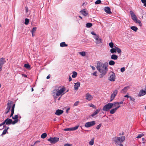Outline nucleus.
I'll list each match as a JSON object with an SVG mask.
<instances>
[{"label": "nucleus", "instance_id": "1", "mask_svg": "<svg viewBox=\"0 0 146 146\" xmlns=\"http://www.w3.org/2000/svg\"><path fill=\"white\" fill-rule=\"evenodd\" d=\"M97 69L100 73L102 78L103 76L106 74L108 70V65L105 64H103L100 62H98L97 63L96 66Z\"/></svg>", "mask_w": 146, "mask_h": 146}, {"label": "nucleus", "instance_id": "2", "mask_svg": "<svg viewBox=\"0 0 146 146\" xmlns=\"http://www.w3.org/2000/svg\"><path fill=\"white\" fill-rule=\"evenodd\" d=\"M125 139V137L124 136L117 137L116 139L114 140L115 144L117 145H119V141L121 143L123 142Z\"/></svg>", "mask_w": 146, "mask_h": 146}, {"label": "nucleus", "instance_id": "3", "mask_svg": "<svg viewBox=\"0 0 146 146\" xmlns=\"http://www.w3.org/2000/svg\"><path fill=\"white\" fill-rule=\"evenodd\" d=\"M113 107L112 103H109L103 107V110L104 111H107Z\"/></svg>", "mask_w": 146, "mask_h": 146}, {"label": "nucleus", "instance_id": "4", "mask_svg": "<svg viewBox=\"0 0 146 146\" xmlns=\"http://www.w3.org/2000/svg\"><path fill=\"white\" fill-rule=\"evenodd\" d=\"M59 140L58 137H50L49 139H47V141L50 142L52 144H54L58 142Z\"/></svg>", "mask_w": 146, "mask_h": 146}, {"label": "nucleus", "instance_id": "5", "mask_svg": "<svg viewBox=\"0 0 146 146\" xmlns=\"http://www.w3.org/2000/svg\"><path fill=\"white\" fill-rule=\"evenodd\" d=\"M95 124V121H91L86 122L84 126L86 127H89L94 125Z\"/></svg>", "mask_w": 146, "mask_h": 146}, {"label": "nucleus", "instance_id": "6", "mask_svg": "<svg viewBox=\"0 0 146 146\" xmlns=\"http://www.w3.org/2000/svg\"><path fill=\"white\" fill-rule=\"evenodd\" d=\"M13 104V102L12 101H11L10 102H9L7 104V107L5 110V113L6 114L7 113L10 111V110L12 108V104Z\"/></svg>", "mask_w": 146, "mask_h": 146}, {"label": "nucleus", "instance_id": "7", "mask_svg": "<svg viewBox=\"0 0 146 146\" xmlns=\"http://www.w3.org/2000/svg\"><path fill=\"white\" fill-rule=\"evenodd\" d=\"M110 74V76L108 78L109 80L112 82L114 81L115 78V73L113 72H111Z\"/></svg>", "mask_w": 146, "mask_h": 146}, {"label": "nucleus", "instance_id": "8", "mask_svg": "<svg viewBox=\"0 0 146 146\" xmlns=\"http://www.w3.org/2000/svg\"><path fill=\"white\" fill-rule=\"evenodd\" d=\"M130 13L131 15V17L132 19L135 22L136 21H137L138 19H137V17L135 14L132 11H130Z\"/></svg>", "mask_w": 146, "mask_h": 146}, {"label": "nucleus", "instance_id": "9", "mask_svg": "<svg viewBox=\"0 0 146 146\" xmlns=\"http://www.w3.org/2000/svg\"><path fill=\"white\" fill-rule=\"evenodd\" d=\"M65 91V88L64 87L62 88L60 90L57 89V94H56V95H57L58 96H59L60 95H62L64 94L63 93Z\"/></svg>", "mask_w": 146, "mask_h": 146}, {"label": "nucleus", "instance_id": "10", "mask_svg": "<svg viewBox=\"0 0 146 146\" xmlns=\"http://www.w3.org/2000/svg\"><path fill=\"white\" fill-rule=\"evenodd\" d=\"M93 37L96 40V41H95V42L96 44H98L102 43V39L99 38L98 35L97 36H94Z\"/></svg>", "mask_w": 146, "mask_h": 146}, {"label": "nucleus", "instance_id": "11", "mask_svg": "<svg viewBox=\"0 0 146 146\" xmlns=\"http://www.w3.org/2000/svg\"><path fill=\"white\" fill-rule=\"evenodd\" d=\"M86 99L88 101H90L93 99V97L90 94L87 93L85 95Z\"/></svg>", "mask_w": 146, "mask_h": 146}, {"label": "nucleus", "instance_id": "12", "mask_svg": "<svg viewBox=\"0 0 146 146\" xmlns=\"http://www.w3.org/2000/svg\"><path fill=\"white\" fill-rule=\"evenodd\" d=\"M5 124L7 125H10L11 124L12 122V120L11 119L7 118L4 121Z\"/></svg>", "mask_w": 146, "mask_h": 146}, {"label": "nucleus", "instance_id": "13", "mask_svg": "<svg viewBox=\"0 0 146 146\" xmlns=\"http://www.w3.org/2000/svg\"><path fill=\"white\" fill-rule=\"evenodd\" d=\"M105 11L108 14H111V11L110 8L108 7H106L104 8Z\"/></svg>", "mask_w": 146, "mask_h": 146}, {"label": "nucleus", "instance_id": "14", "mask_svg": "<svg viewBox=\"0 0 146 146\" xmlns=\"http://www.w3.org/2000/svg\"><path fill=\"white\" fill-rule=\"evenodd\" d=\"M80 83L79 82H78L74 84V88L76 90H77L78 88L80 86Z\"/></svg>", "mask_w": 146, "mask_h": 146}, {"label": "nucleus", "instance_id": "15", "mask_svg": "<svg viewBox=\"0 0 146 146\" xmlns=\"http://www.w3.org/2000/svg\"><path fill=\"white\" fill-rule=\"evenodd\" d=\"M56 94H57V89L56 88L52 91V94L54 98H56L58 96Z\"/></svg>", "mask_w": 146, "mask_h": 146}, {"label": "nucleus", "instance_id": "16", "mask_svg": "<svg viewBox=\"0 0 146 146\" xmlns=\"http://www.w3.org/2000/svg\"><path fill=\"white\" fill-rule=\"evenodd\" d=\"M63 112V111L61 110H57L55 113V114L57 115H59L62 114Z\"/></svg>", "mask_w": 146, "mask_h": 146}, {"label": "nucleus", "instance_id": "17", "mask_svg": "<svg viewBox=\"0 0 146 146\" xmlns=\"http://www.w3.org/2000/svg\"><path fill=\"white\" fill-rule=\"evenodd\" d=\"M146 94V92L144 90H141L139 93L138 96H141L145 95Z\"/></svg>", "mask_w": 146, "mask_h": 146}, {"label": "nucleus", "instance_id": "18", "mask_svg": "<svg viewBox=\"0 0 146 146\" xmlns=\"http://www.w3.org/2000/svg\"><path fill=\"white\" fill-rule=\"evenodd\" d=\"M15 106V104H13L12 105V106L11 108V113L10 115V117H12L14 113V108Z\"/></svg>", "mask_w": 146, "mask_h": 146}, {"label": "nucleus", "instance_id": "19", "mask_svg": "<svg viewBox=\"0 0 146 146\" xmlns=\"http://www.w3.org/2000/svg\"><path fill=\"white\" fill-rule=\"evenodd\" d=\"M6 62L5 58H1L0 59V66H2Z\"/></svg>", "mask_w": 146, "mask_h": 146}, {"label": "nucleus", "instance_id": "20", "mask_svg": "<svg viewBox=\"0 0 146 146\" xmlns=\"http://www.w3.org/2000/svg\"><path fill=\"white\" fill-rule=\"evenodd\" d=\"M100 109H98L97 110L95 111L92 114L91 116L92 117H93L94 116L98 113L100 111Z\"/></svg>", "mask_w": 146, "mask_h": 146}, {"label": "nucleus", "instance_id": "21", "mask_svg": "<svg viewBox=\"0 0 146 146\" xmlns=\"http://www.w3.org/2000/svg\"><path fill=\"white\" fill-rule=\"evenodd\" d=\"M81 13L84 16H86L88 15V13L85 10V9H83L80 11Z\"/></svg>", "mask_w": 146, "mask_h": 146}, {"label": "nucleus", "instance_id": "22", "mask_svg": "<svg viewBox=\"0 0 146 146\" xmlns=\"http://www.w3.org/2000/svg\"><path fill=\"white\" fill-rule=\"evenodd\" d=\"M116 46H114V47L112 48L110 50V52L112 53L113 54L114 53H115L116 52Z\"/></svg>", "mask_w": 146, "mask_h": 146}, {"label": "nucleus", "instance_id": "23", "mask_svg": "<svg viewBox=\"0 0 146 146\" xmlns=\"http://www.w3.org/2000/svg\"><path fill=\"white\" fill-rule=\"evenodd\" d=\"M118 58V56L116 54H113L111 56V59L114 60H116Z\"/></svg>", "mask_w": 146, "mask_h": 146}, {"label": "nucleus", "instance_id": "24", "mask_svg": "<svg viewBox=\"0 0 146 146\" xmlns=\"http://www.w3.org/2000/svg\"><path fill=\"white\" fill-rule=\"evenodd\" d=\"M128 86H127L124 87L121 91V92L122 93H125L127 91L128 89L129 88Z\"/></svg>", "mask_w": 146, "mask_h": 146}, {"label": "nucleus", "instance_id": "25", "mask_svg": "<svg viewBox=\"0 0 146 146\" xmlns=\"http://www.w3.org/2000/svg\"><path fill=\"white\" fill-rule=\"evenodd\" d=\"M9 128V127H7L6 129H5L3 132L2 134L1 135V136H3V135H4L7 133L8 129Z\"/></svg>", "mask_w": 146, "mask_h": 146}, {"label": "nucleus", "instance_id": "26", "mask_svg": "<svg viewBox=\"0 0 146 146\" xmlns=\"http://www.w3.org/2000/svg\"><path fill=\"white\" fill-rule=\"evenodd\" d=\"M60 46L62 47H66L68 46V45L66 44L65 42H63L60 43Z\"/></svg>", "mask_w": 146, "mask_h": 146}, {"label": "nucleus", "instance_id": "27", "mask_svg": "<svg viewBox=\"0 0 146 146\" xmlns=\"http://www.w3.org/2000/svg\"><path fill=\"white\" fill-rule=\"evenodd\" d=\"M117 110L116 108H115L112 109L110 111V113L111 114H114Z\"/></svg>", "mask_w": 146, "mask_h": 146}, {"label": "nucleus", "instance_id": "28", "mask_svg": "<svg viewBox=\"0 0 146 146\" xmlns=\"http://www.w3.org/2000/svg\"><path fill=\"white\" fill-rule=\"evenodd\" d=\"M130 29L135 32H136L138 29L137 28L136 26L131 27Z\"/></svg>", "mask_w": 146, "mask_h": 146}, {"label": "nucleus", "instance_id": "29", "mask_svg": "<svg viewBox=\"0 0 146 146\" xmlns=\"http://www.w3.org/2000/svg\"><path fill=\"white\" fill-rule=\"evenodd\" d=\"M72 77L73 78H76L77 75V73L75 72V71H73L72 72Z\"/></svg>", "mask_w": 146, "mask_h": 146}, {"label": "nucleus", "instance_id": "30", "mask_svg": "<svg viewBox=\"0 0 146 146\" xmlns=\"http://www.w3.org/2000/svg\"><path fill=\"white\" fill-rule=\"evenodd\" d=\"M117 90H115L113 91V93L111 94V95L115 97L117 95Z\"/></svg>", "mask_w": 146, "mask_h": 146}, {"label": "nucleus", "instance_id": "31", "mask_svg": "<svg viewBox=\"0 0 146 146\" xmlns=\"http://www.w3.org/2000/svg\"><path fill=\"white\" fill-rule=\"evenodd\" d=\"M24 67L26 68L27 69H30L31 66L28 64H25L24 65Z\"/></svg>", "mask_w": 146, "mask_h": 146}, {"label": "nucleus", "instance_id": "32", "mask_svg": "<svg viewBox=\"0 0 146 146\" xmlns=\"http://www.w3.org/2000/svg\"><path fill=\"white\" fill-rule=\"evenodd\" d=\"M92 26V24L91 23H88L86 24V27L87 28H90Z\"/></svg>", "mask_w": 146, "mask_h": 146}, {"label": "nucleus", "instance_id": "33", "mask_svg": "<svg viewBox=\"0 0 146 146\" xmlns=\"http://www.w3.org/2000/svg\"><path fill=\"white\" fill-rule=\"evenodd\" d=\"M47 135V134L46 133H44L41 135V137L42 138L44 139L46 137Z\"/></svg>", "mask_w": 146, "mask_h": 146}, {"label": "nucleus", "instance_id": "34", "mask_svg": "<svg viewBox=\"0 0 146 146\" xmlns=\"http://www.w3.org/2000/svg\"><path fill=\"white\" fill-rule=\"evenodd\" d=\"M94 139L93 138L89 142V144L91 145H92L94 143Z\"/></svg>", "mask_w": 146, "mask_h": 146}, {"label": "nucleus", "instance_id": "35", "mask_svg": "<svg viewBox=\"0 0 146 146\" xmlns=\"http://www.w3.org/2000/svg\"><path fill=\"white\" fill-rule=\"evenodd\" d=\"M109 64L110 65H113L115 64V62L113 60H111L109 61Z\"/></svg>", "mask_w": 146, "mask_h": 146}, {"label": "nucleus", "instance_id": "36", "mask_svg": "<svg viewBox=\"0 0 146 146\" xmlns=\"http://www.w3.org/2000/svg\"><path fill=\"white\" fill-rule=\"evenodd\" d=\"M78 125L76 126L73 127L71 128V131H74L76 130L78 128Z\"/></svg>", "mask_w": 146, "mask_h": 146}, {"label": "nucleus", "instance_id": "37", "mask_svg": "<svg viewBox=\"0 0 146 146\" xmlns=\"http://www.w3.org/2000/svg\"><path fill=\"white\" fill-rule=\"evenodd\" d=\"M18 117L19 116L17 115H16L12 117V119L14 120L18 119Z\"/></svg>", "mask_w": 146, "mask_h": 146}, {"label": "nucleus", "instance_id": "38", "mask_svg": "<svg viewBox=\"0 0 146 146\" xmlns=\"http://www.w3.org/2000/svg\"><path fill=\"white\" fill-rule=\"evenodd\" d=\"M135 22L136 23H138L139 26L140 27H141L142 26V23L140 20H138Z\"/></svg>", "mask_w": 146, "mask_h": 146}, {"label": "nucleus", "instance_id": "39", "mask_svg": "<svg viewBox=\"0 0 146 146\" xmlns=\"http://www.w3.org/2000/svg\"><path fill=\"white\" fill-rule=\"evenodd\" d=\"M116 52L117 51L118 53H120L121 52V51L120 49L117 47H116Z\"/></svg>", "mask_w": 146, "mask_h": 146}, {"label": "nucleus", "instance_id": "40", "mask_svg": "<svg viewBox=\"0 0 146 146\" xmlns=\"http://www.w3.org/2000/svg\"><path fill=\"white\" fill-rule=\"evenodd\" d=\"M29 20L27 18L25 19V24L26 25H27L29 23Z\"/></svg>", "mask_w": 146, "mask_h": 146}, {"label": "nucleus", "instance_id": "41", "mask_svg": "<svg viewBox=\"0 0 146 146\" xmlns=\"http://www.w3.org/2000/svg\"><path fill=\"white\" fill-rule=\"evenodd\" d=\"M18 121V119H16L15 120L12 121V122L11 123V124H12L13 125H14L16 123H17Z\"/></svg>", "mask_w": 146, "mask_h": 146}, {"label": "nucleus", "instance_id": "42", "mask_svg": "<svg viewBox=\"0 0 146 146\" xmlns=\"http://www.w3.org/2000/svg\"><path fill=\"white\" fill-rule=\"evenodd\" d=\"M79 54L83 56H84L86 55V53L84 52H80Z\"/></svg>", "mask_w": 146, "mask_h": 146}, {"label": "nucleus", "instance_id": "43", "mask_svg": "<svg viewBox=\"0 0 146 146\" xmlns=\"http://www.w3.org/2000/svg\"><path fill=\"white\" fill-rule=\"evenodd\" d=\"M36 29V27H34L33 28V29H32V30L31 31V33H35V32Z\"/></svg>", "mask_w": 146, "mask_h": 146}, {"label": "nucleus", "instance_id": "44", "mask_svg": "<svg viewBox=\"0 0 146 146\" xmlns=\"http://www.w3.org/2000/svg\"><path fill=\"white\" fill-rule=\"evenodd\" d=\"M109 45L110 47L111 48L114 47V44L112 42L110 43Z\"/></svg>", "mask_w": 146, "mask_h": 146}, {"label": "nucleus", "instance_id": "45", "mask_svg": "<svg viewBox=\"0 0 146 146\" xmlns=\"http://www.w3.org/2000/svg\"><path fill=\"white\" fill-rule=\"evenodd\" d=\"M88 106H89L91 107H92L94 108H96L95 106L93 104H89L88 105Z\"/></svg>", "mask_w": 146, "mask_h": 146}, {"label": "nucleus", "instance_id": "46", "mask_svg": "<svg viewBox=\"0 0 146 146\" xmlns=\"http://www.w3.org/2000/svg\"><path fill=\"white\" fill-rule=\"evenodd\" d=\"M101 2V1L100 0H97L95 2V4L97 5L100 4Z\"/></svg>", "mask_w": 146, "mask_h": 146}, {"label": "nucleus", "instance_id": "47", "mask_svg": "<svg viewBox=\"0 0 146 146\" xmlns=\"http://www.w3.org/2000/svg\"><path fill=\"white\" fill-rule=\"evenodd\" d=\"M79 102L78 101H77L73 105V106H77L79 104Z\"/></svg>", "mask_w": 146, "mask_h": 146}, {"label": "nucleus", "instance_id": "48", "mask_svg": "<svg viewBox=\"0 0 146 146\" xmlns=\"http://www.w3.org/2000/svg\"><path fill=\"white\" fill-rule=\"evenodd\" d=\"M101 125H102L101 124H99L96 127V129H97L98 130L100 128Z\"/></svg>", "mask_w": 146, "mask_h": 146}, {"label": "nucleus", "instance_id": "49", "mask_svg": "<svg viewBox=\"0 0 146 146\" xmlns=\"http://www.w3.org/2000/svg\"><path fill=\"white\" fill-rule=\"evenodd\" d=\"M115 97L111 95V98H110V102H111L113 101V100L114 99Z\"/></svg>", "mask_w": 146, "mask_h": 146}, {"label": "nucleus", "instance_id": "50", "mask_svg": "<svg viewBox=\"0 0 146 146\" xmlns=\"http://www.w3.org/2000/svg\"><path fill=\"white\" fill-rule=\"evenodd\" d=\"M130 100L133 102H134L135 101V99L132 97L130 96V97H129V98Z\"/></svg>", "mask_w": 146, "mask_h": 146}, {"label": "nucleus", "instance_id": "51", "mask_svg": "<svg viewBox=\"0 0 146 146\" xmlns=\"http://www.w3.org/2000/svg\"><path fill=\"white\" fill-rule=\"evenodd\" d=\"M125 68L124 67H122L121 69V71L122 72H123L125 71Z\"/></svg>", "mask_w": 146, "mask_h": 146}, {"label": "nucleus", "instance_id": "52", "mask_svg": "<svg viewBox=\"0 0 146 146\" xmlns=\"http://www.w3.org/2000/svg\"><path fill=\"white\" fill-rule=\"evenodd\" d=\"M113 104V107H115L116 106V105H117V102H114Z\"/></svg>", "mask_w": 146, "mask_h": 146}, {"label": "nucleus", "instance_id": "53", "mask_svg": "<svg viewBox=\"0 0 146 146\" xmlns=\"http://www.w3.org/2000/svg\"><path fill=\"white\" fill-rule=\"evenodd\" d=\"M143 136V135L141 134H139L138 135V136L136 137L137 138H141Z\"/></svg>", "mask_w": 146, "mask_h": 146}, {"label": "nucleus", "instance_id": "54", "mask_svg": "<svg viewBox=\"0 0 146 146\" xmlns=\"http://www.w3.org/2000/svg\"><path fill=\"white\" fill-rule=\"evenodd\" d=\"M71 128H67L64 129V130L65 131H71Z\"/></svg>", "mask_w": 146, "mask_h": 146}, {"label": "nucleus", "instance_id": "55", "mask_svg": "<svg viewBox=\"0 0 146 146\" xmlns=\"http://www.w3.org/2000/svg\"><path fill=\"white\" fill-rule=\"evenodd\" d=\"M91 34H92V35H94L95 36H98V35H96L95 33L94 32V31H92L91 32Z\"/></svg>", "mask_w": 146, "mask_h": 146}, {"label": "nucleus", "instance_id": "56", "mask_svg": "<svg viewBox=\"0 0 146 146\" xmlns=\"http://www.w3.org/2000/svg\"><path fill=\"white\" fill-rule=\"evenodd\" d=\"M97 73V72H95L92 73V74L94 76H97V74H96Z\"/></svg>", "mask_w": 146, "mask_h": 146}, {"label": "nucleus", "instance_id": "57", "mask_svg": "<svg viewBox=\"0 0 146 146\" xmlns=\"http://www.w3.org/2000/svg\"><path fill=\"white\" fill-rule=\"evenodd\" d=\"M117 105H119V104H122L123 103V101H121L120 102H117Z\"/></svg>", "mask_w": 146, "mask_h": 146}, {"label": "nucleus", "instance_id": "58", "mask_svg": "<svg viewBox=\"0 0 146 146\" xmlns=\"http://www.w3.org/2000/svg\"><path fill=\"white\" fill-rule=\"evenodd\" d=\"M141 1L144 4L146 3V0H141Z\"/></svg>", "mask_w": 146, "mask_h": 146}, {"label": "nucleus", "instance_id": "59", "mask_svg": "<svg viewBox=\"0 0 146 146\" xmlns=\"http://www.w3.org/2000/svg\"><path fill=\"white\" fill-rule=\"evenodd\" d=\"M68 80H69V81H70L72 80V78H71V77L70 76H69V78H68Z\"/></svg>", "mask_w": 146, "mask_h": 146}, {"label": "nucleus", "instance_id": "60", "mask_svg": "<svg viewBox=\"0 0 146 146\" xmlns=\"http://www.w3.org/2000/svg\"><path fill=\"white\" fill-rule=\"evenodd\" d=\"M90 66L91 67V68H92V69L93 70H95V67L92 66Z\"/></svg>", "mask_w": 146, "mask_h": 146}, {"label": "nucleus", "instance_id": "61", "mask_svg": "<svg viewBox=\"0 0 146 146\" xmlns=\"http://www.w3.org/2000/svg\"><path fill=\"white\" fill-rule=\"evenodd\" d=\"M22 75L24 77H27V75L25 74H22Z\"/></svg>", "mask_w": 146, "mask_h": 146}, {"label": "nucleus", "instance_id": "62", "mask_svg": "<svg viewBox=\"0 0 146 146\" xmlns=\"http://www.w3.org/2000/svg\"><path fill=\"white\" fill-rule=\"evenodd\" d=\"M5 124V123L3 121L2 123L0 124V127L2 126V125H4Z\"/></svg>", "mask_w": 146, "mask_h": 146}, {"label": "nucleus", "instance_id": "63", "mask_svg": "<svg viewBox=\"0 0 146 146\" xmlns=\"http://www.w3.org/2000/svg\"><path fill=\"white\" fill-rule=\"evenodd\" d=\"M118 106H117L115 108H116L117 110L120 107V106L119 105H118Z\"/></svg>", "mask_w": 146, "mask_h": 146}, {"label": "nucleus", "instance_id": "64", "mask_svg": "<svg viewBox=\"0 0 146 146\" xmlns=\"http://www.w3.org/2000/svg\"><path fill=\"white\" fill-rule=\"evenodd\" d=\"M65 146H70V144L67 143L65 145Z\"/></svg>", "mask_w": 146, "mask_h": 146}]
</instances>
